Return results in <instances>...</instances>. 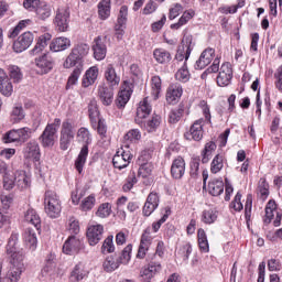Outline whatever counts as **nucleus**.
<instances>
[{"instance_id":"8fccbe9b","label":"nucleus","mask_w":282,"mask_h":282,"mask_svg":"<svg viewBox=\"0 0 282 282\" xmlns=\"http://www.w3.org/2000/svg\"><path fill=\"white\" fill-rule=\"evenodd\" d=\"M182 116H184V106H178L170 111L169 122L171 124H177V121L182 120Z\"/></svg>"},{"instance_id":"2f4dec72","label":"nucleus","mask_w":282,"mask_h":282,"mask_svg":"<svg viewBox=\"0 0 282 282\" xmlns=\"http://www.w3.org/2000/svg\"><path fill=\"white\" fill-rule=\"evenodd\" d=\"M24 219L35 228L36 232H41V216L34 209H28L24 214Z\"/></svg>"},{"instance_id":"603ef678","label":"nucleus","mask_w":282,"mask_h":282,"mask_svg":"<svg viewBox=\"0 0 282 282\" xmlns=\"http://www.w3.org/2000/svg\"><path fill=\"white\" fill-rule=\"evenodd\" d=\"M224 169V155L217 154L210 164V173L217 174Z\"/></svg>"},{"instance_id":"f8f14e48","label":"nucleus","mask_w":282,"mask_h":282,"mask_svg":"<svg viewBox=\"0 0 282 282\" xmlns=\"http://www.w3.org/2000/svg\"><path fill=\"white\" fill-rule=\"evenodd\" d=\"M34 43V33L24 32L13 42V51L17 54H21V52H25V50L30 48V45Z\"/></svg>"},{"instance_id":"6ab92c4d","label":"nucleus","mask_w":282,"mask_h":282,"mask_svg":"<svg viewBox=\"0 0 282 282\" xmlns=\"http://www.w3.org/2000/svg\"><path fill=\"white\" fill-rule=\"evenodd\" d=\"M184 173H186V161H184V158L177 156L172 162L171 175L174 180H182Z\"/></svg>"},{"instance_id":"13d9d810","label":"nucleus","mask_w":282,"mask_h":282,"mask_svg":"<svg viewBox=\"0 0 282 282\" xmlns=\"http://www.w3.org/2000/svg\"><path fill=\"white\" fill-rule=\"evenodd\" d=\"M161 91L162 79L160 78V76L152 77V96H154V100H158Z\"/></svg>"},{"instance_id":"20e7f679","label":"nucleus","mask_w":282,"mask_h":282,"mask_svg":"<svg viewBox=\"0 0 282 282\" xmlns=\"http://www.w3.org/2000/svg\"><path fill=\"white\" fill-rule=\"evenodd\" d=\"M88 116L93 129H97V133L101 138H107V123H105V119L100 118V111L95 100L88 105Z\"/></svg>"},{"instance_id":"4468645a","label":"nucleus","mask_w":282,"mask_h":282,"mask_svg":"<svg viewBox=\"0 0 282 282\" xmlns=\"http://www.w3.org/2000/svg\"><path fill=\"white\" fill-rule=\"evenodd\" d=\"M204 122L203 118L197 119L191 126L189 131H187L184 135L187 140H194V142H199L202 138H204Z\"/></svg>"},{"instance_id":"4c0bfd02","label":"nucleus","mask_w":282,"mask_h":282,"mask_svg":"<svg viewBox=\"0 0 282 282\" xmlns=\"http://www.w3.org/2000/svg\"><path fill=\"white\" fill-rule=\"evenodd\" d=\"M218 217L219 212H217V209H205L202 213L200 221H203V224H206L207 226H210L215 224V221H217Z\"/></svg>"},{"instance_id":"a18cd8bd","label":"nucleus","mask_w":282,"mask_h":282,"mask_svg":"<svg viewBox=\"0 0 282 282\" xmlns=\"http://www.w3.org/2000/svg\"><path fill=\"white\" fill-rule=\"evenodd\" d=\"M120 260L113 258V256H109L104 261V270L105 272H115V270H118L120 268Z\"/></svg>"},{"instance_id":"774afa93","label":"nucleus","mask_w":282,"mask_h":282,"mask_svg":"<svg viewBox=\"0 0 282 282\" xmlns=\"http://www.w3.org/2000/svg\"><path fill=\"white\" fill-rule=\"evenodd\" d=\"M140 138H142V134L140 133V130H138V129H132V130L128 131L127 134L124 135L126 142H138V140H140Z\"/></svg>"},{"instance_id":"cd10ccee","label":"nucleus","mask_w":282,"mask_h":282,"mask_svg":"<svg viewBox=\"0 0 282 282\" xmlns=\"http://www.w3.org/2000/svg\"><path fill=\"white\" fill-rule=\"evenodd\" d=\"M104 76L108 87H118V85H120V75H118L116 67H113L111 64L106 67Z\"/></svg>"},{"instance_id":"79ce46f5","label":"nucleus","mask_w":282,"mask_h":282,"mask_svg":"<svg viewBox=\"0 0 282 282\" xmlns=\"http://www.w3.org/2000/svg\"><path fill=\"white\" fill-rule=\"evenodd\" d=\"M217 149V144L215 142L210 141L205 144V148L202 152V162L203 164H208L210 162V158H213V152Z\"/></svg>"},{"instance_id":"9b49d317","label":"nucleus","mask_w":282,"mask_h":282,"mask_svg":"<svg viewBox=\"0 0 282 282\" xmlns=\"http://www.w3.org/2000/svg\"><path fill=\"white\" fill-rule=\"evenodd\" d=\"M54 24L58 32H67L69 30V8L61 7L57 9Z\"/></svg>"},{"instance_id":"37998d69","label":"nucleus","mask_w":282,"mask_h":282,"mask_svg":"<svg viewBox=\"0 0 282 282\" xmlns=\"http://www.w3.org/2000/svg\"><path fill=\"white\" fill-rule=\"evenodd\" d=\"M42 276H54L56 274V261L54 258H48L41 271Z\"/></svg>"},{"instance_id":"9d476101","label":"nucleus","mask_w":282,"mask_h":282,"mask_svg":"<svg viewBox=\"0 0 282 282\" xmlns=\"http://www.w3.org/2000/svg\"><path fill=\"white\" fill-rule=\"evenodd\" d=\"M54 69V58L50 54H43L35 58V72L40 76L50 74Z\"/></svg>"},{"instance_id":"6e6552de","label":"nucleus","mask_w":282,"mask_h":282,"mask_svg":"<svg viewBox=\"0 0 282 282\" xmlns=\"http://www.w3.org/2000/svg\"><path fill=\"white\" fill-rule=\"evenodd\" d=\"M133 160V154L129 150L119 149L112 158V164L118 171L127 169Z\"/></svg>"},{"instance_id":"2eb2a0df","label":"nucleus","mask_w":282,"mask_h":282,"mask_svg":"<svg viewBox=\"0 0 282 282\" xmlns=\"http://www.w3.org/2000/svg\"><path fill=\"white\" fill-rule=\"evenodd\" d=\"M104 232L105 227L102 225H90L86 231L89 246H98L102 239Z\"/></svg>"},{"instance_id":"dca6fc26","label":"nucleus","mask_w":282,"mask_h":282,"mask_svg":"<svg viewBox=\"0 0 282 282\" xmlns=\"http://www.w3.org/2000/svg\"><path fill=\"white\" fill-rule=\"evenodd\" d=\"M151 111H153V107L149 101V97H145L142 101L139 102L134 122L137 124H142V120H144L145 118H149V116H151Z\"/></svg>"},{"instance_id":"c9c22d12","label":"nucleus","mask_w":282,"mask_h":282,"mask_svg":"<svg viewBox=\"0 0 282 282\" xmlns=\"http://www.w3.org/2000/svg\"><path fill=\"white\" fill-rule=\"evenodd\" d=\"M88 272L85 270V264L84 263H77L73 271L70 272V281L72 282H79L87 276Z\"/></svg>"},{"instance_id":"4d7b16f0","label":"nucleus","mask_w":282,"mask_h":282,"mask_svg":"<svg viewBox=\"0 0 282 282\" xmlns=\"http://www.w3.org/2000/svg\"><path fill=\"white\" fill-rule=\"evenodd\" d=\"M162 124V117L160 115H153L152 120H149L144 127L149 133H153Z\"/></svg>"},{"instance_id":"f704fd0d","label":"nucleus","mask_w":282,"mask_h":282,"mask_svg":"<svg viewBox=\"0 0 282 282\" xmlns=\"http://www.w3.org/2000/svg\"><path fill=\"white\" fill-rule=\"evenodd\" d=\"M18 188H28L30 186V176L23 170H18L14 173L13 180Z\"/></svg>"},{"instance_id":"338daca9","label":"nucleus","mask_w":282,"mask_h":282,"mask_svg":"<svg viewBox=\"0 0 282 282\" xmlns=\"http://www.w3.org/2000/svg\"><path fill=\"white\" fill-rule=\"evenodd\" d=\"M189 175L193 180H197V177H199V158L192 160Z\"/></svg>"},{"instance_id":"6e6d98bb","label":"nucleus","mask_w":282,"mask_h":282,"mask_svg":"<svg viewBox=\"0 0 282 282\" xmlns=\"http://www.w3.org/2000/svg\"><path fill=\"white\" fill-rule=\"evenodd\" d=\"M198 246L202 250V252H208L209 246H208V237L206 236V231L204 229H198Z\"/></svg>"},{"instance_id":"e433bc0d","label":"nucleus","mask_w":282,"mask_h":282,"mask_svg":"<svg viewBox=\"0 0 282 282\" xmlns=\"http://www.w3.org/2000/svg\"><path fill=\"white\" fill-rule=\"evenodd\" d=\"M98 14L99 19L106 21L111 17V0H101L98 3Z\"/></svg>"},{"instance_id":"423d86ee","label":"nucleus","mask_w":282,"mask_h":282,"mask_svg":"<svg viewBox=\"0 0 282 282\" xmlns=\"http://www.w3.org/2000/svg\"><path fill=\"white\" fill-rule=\"evenodd\" d=\"M75 135L76 130L74 129V124H72L69 120L63 121L59 137V147L62 151H67L69 149Z\"/></svg>"},{"instance_id":"c85d7f7f","label":"nucleus","mask_w":282,"mask_h":282,"mask_svg":"<svg viewBox=\"0 0 282 282\" xmlns=\"http://www.w3.org/2000/svg\"><path fill=\"white\" fill-rule=\"evenodd\" d=\"M69 47H72V40L64 36L54 39L50 44L51 52H65Z\"/></svg>"},{"instance_id":"0eeeda50","label":"nucleus","mask_w":282,"mask_h":282,"mask_svg":"<svg viewBox=\"0 0 282 282\" xmlns=\"http://www.w3.org/2000/svg\"><path fill=\"white\" fill-rule=\"evenodd\" d=\"M193 47H195V43H193V35L185 34L181 42V45L177 48L175 59L178 62L188 61L191 58V53L193 52Z\"/></svg>"},{"instance_id":"a19ab883","label":"nucleus","mask_w":282,"mask_h":282,"mask_svg":"<svg viewBox=\"0 0 282 282\" xmlns=\"http://www.w3.org/2000/svg\"><path fill=\"white\" fill-rule=\"evenodd\" d=\"M135 184H138V176L135 175V171L131 170L122 185L123 193H129Z\"/></svg>"},{"instance_id":"864d4df0","label":"nucleus","mask_w":282,"mask_h":282,"mask_svg":"<svg viewBox=\"0 0 282 282\" xmlns=\"http://www.w3.org/2000/svg\"><path fill=\"white\" fill-rule=\"evenodd\" d=\"M111 204L110 203H102L101 205H99L97 212H96V216L100 217V219H107V217L111 216Z\"/></svg>"},{"instance_id":"b1692460","label":"nucleus","mask_w":282,"mask_h":282,"mask_svg":"<svg viewBox=\"0 0 282 282\" xmlns=\"http://www.w3.org/2000/svg\"><path fill=\"white\" fill-rule=\"evenodd\" d=\"M23 155L26 160L39 162V160H41V150L39 148V143L36 141L29 142L23 150Z\"/></svg>"},{"instance_id":"39448f33","label":"nucleus","mask_w":282,"mask_h":282,"mask_svg":"<svg viewBox=\"0 0 282 282\" xmlns=\"http://www.w3.org/2000/svg\"><path fill=\"white\" fill-rule=\"evenodd\" d=\"M61 127V119L55 118L53 123H48L44 131L42 132L40 140L42 142V147H54V140L56 138V133H58V128Z\"/></svg>"},{"instance_id":"7ed1b4c3","label":"nucleus","mask_w":282,"mask_h":282,"mask_svg":"<svg viewBox=\"0 0 282 282\" xmlns=\"http://www.w3.org/2000/svg\"><path fill=\"white\" fill-rule=\"evenodd\" d=\"M89 54V46L86 43L75 45L64 62L65 69H72L76 65H83V58Z\"/></svg>"},{"instance_id":"5fc2aeb1","label":"nucleus","mask_w":282,"mask_h":282,"mask_svg":"<svg viewBox=\"0 0 282 282\" xmlns=\"http://www.w3.org/2000/svg\"><path fill=\"white\" fill-rule=\"evenodd\" d=\"M192 253L193 246L191 245V242L183 243L177 251V254L181 257V259H183V261H188Z\"/></svg>"},{"instance_id":"c03bdc74","label":"nucleus","mask_w":282,"mask_h":282,"mask_svg":"<svg viewBox=\"0 0 282 282\" xmlns=\"http://www.w3.org/2000/svg\"><path fill=\"white\" fill-rule=\"evenodd\" d=\"M195 17V11L189 10L185 11L183 15L180 18L178 22L171 24V30H180L183 25H186Z\"/></svg>"},{"instance_id":"de8ad7c7","label":"nucleus","mask_w":282,"mask_h":282,"mask_svg":"<svg viewBox=\"0 0 282 282\" xmlns=\"http://www.w3.org/2000/svg\"><path fill=\"white\" fill-rule=\"evenodd\" d=\"M258 195L263 200L268 199V196L270 195V185L263 177L258 182Z\"/></svg>"},{"instance_id":"7c9ffc66","label":"nucleus","mask_w":282,"mask_h":282,"mask_svg":"<svg viewBox=\"0 0 282 282\" xmlns=\"http://www.w3.org/2000/svg\"><path fill=\"white\" fill-rule=\"evenodd\" d=\"M99 69L98 66H93L88 68L84 75L82 85L83 87H91L98 80Z\"/></svg>"},{"instance_id":"09e8293b","label":"nucleus","mask_w":282,"mask_h":282,"mask_svg":"<svg viewBox=\"0 0 282 282\" xmlns=\"http://www.w3.org/2000/svg\"><path fill=\"white\" fill-rule=\"evenodd\" d=\"M96 206V195L90 194L89 196L85 197L80 205L79 209L83 210V213H88V210H91Z\"/></svg>"},{"instance_id":"0e129e2a","label":"nucleus","mask_w":282,"mask_h":282,"mask_svg":"<svg viewBox=\"0 0 282 282\" xmlns=\"http://www.w3.org/2000/svg\"><path fill=\"white\" fill-rule=\"evenodd\" d=\"M152 172H153V165L151 163H143L139 167L138 176L143 178L149 177V175H151Z\"/></svg>"},{"instance_id":"052dcab7","label":"nucleus","mask_w":282,"mask_h":282,"mask_svg":"<svg viewBox=\"0 0 282 282\" xmlns=\"http://www.w3.org/2000/svg\"><path fill=\"white\" fill-rule=\"evenodd\" d=\"M17 131H18L19 142L24 143V142H28L30 138H32L31 128L24 127V128L17 129Z\"/></svg>"},{"instance_id":"69168bd1","label":"nucleus","mask_w":282,"mask_h":282,"mask_svg":"<svg viewBox=\"0 0 282 282\" xmlns=\"http://www.w3.org/2000/svg\"><path fill=\"white\" fill-rule=\"evenodd\" d=\"M6 144H12V142H19V132L17 129L8 131L3 137Z\"/></svg>"},{"instance_id":"a211bd4d","label":"nucleus","mask_w":282,"mask_h":282,"mask_svg":"<svg viewBox=\"0 0 282 282\" xmlns=\"http://www.w3.org/2000/svg\"><path fill=\"white\" fill-rule=\"evenodd\" d=\"M116 87L107 86V84H101L98 86V96L101 104L105 107L111 106L113 102V89Z\"/></svg>"},{"instance_id":"412c9836","label":"nucleus","mask_w":282,"mask_h":282,"mask_svg":"<svg viewBox=\"0 0 282 282\" xmlns=\"http://www.w3.org/2000/svg\"><path fill=\"white\" fill-rule=\"evenodd\" d=\"M215 58V48H205L199 58L195 63V69H204V67H207V65H210L213 63V59Z\"/></svg>"},{"instance_id":"f3484780","label":"nucleus","mask_w":282,"mask_h":282,"mask_svg":"<svg viewBox=\"0 0 282 282\" xmlns=\"http://www.w3.org/2000/svg\"><path fill=\"white\" fill-rule=\"evenodd\" d=\"M160 206V196L155 192H151L148 195L145 204L143 206V215L144 217H151L155 209Z\"/></svg>"},{"instance_id":"aec40b11","label":"nucleus","mask_w":282,"mask_h":282,"mask_svg":"<svg viewBox=\"0 0 282 282\" xmlns=\"http://www.w3.org/2000/svg\"><path fill=\"white\" fill-rule=\"evenodd\" d=\"M83 248V242L76 236H70L64 242L63 252L64 254H77Z\"/></svg>"},{"instance_id":"f03ea898","label":"nucleus","mask_w":282,"mask_h":282,"mask_svg":"<svg viewBox=\"0 0 282 282\" xmlns=\"http://www.w3.org/2000/svg\"><path fill=\"white\" fill-rule=\"evenodd\" d=\"M44 210L51 219H58L61 217V197L54 191H46L44 194Z\"/></svg>"},{"instance_id":"c756f323","label":"nucleus","mask_w":282,"mask_h":282,"mask_svg":"<svg viewBox=\"0 0 282 282\" xmlns=\"http://www.w3.org/2000/svg\"><path fill=\"white\" fill-rule=\"evenodd\" d=\"M52 6L47 2H42L37 6L35 13V19L37 21H47L52 17Z\"/></svg>"},{"instance_id":"ddd939ff","label":"nucleus","mask_w":282,"mask_h":282,"mask_svg":"<svg viewBox=\"0 0 282 282\" xmlns=\"http://www.w3.org/2000/svg\"><path fill=\"white\" fill-rule=\"evenodd\" d=\"M218 87H228L232 80V65L230 62H225L220 66V70L216 78Z\"/></svg>"},{"instance_id":"58836bf2","label":"nucleus","mask_w":282,"mask_h":282,"mask_svg":"<svg viewBox=\"0 0 282 282\" xmlns=\"http://www.w3.org/2000/svg\"><path fill=\"white\" fill-rule=\"evenodd\" d=\"M50 41H52V35H50V33L41 35L34 46V48L32 50V53L39 54V53L43 52V50H45L47 47V43H50Z\"/></svg>"},{"instance_id":"1a4fd4ad","label":"nucleus","mask_w":282,"mask_h":282,"mask_svg":"<svg viewBox=\"0 0 282 282\" xmlns=\"http://www.w3.org/2000/svg\"><path fill=\"white\" fill-rule=\"evenodd\" d=\"M133 94V83L124 80L118 93L116 105L118 109L127 106V102L131 100V95Z\"/></svg>"},{"instance_id":"bb28decb","label":"nucleus","mask_w":282,"mask_h":282,"mask_svg":"<svg viewBox=\"0 0 282 282\" xmlns=\"http://www.w3.org/2000/svg\"><path fill=\"white\" fill-rule=\"evenodd\" d=\"M160 270H162V264H160V262L151 261L143 268L141 276L143 281H151V279H153V276H155Z\"/></svg>"},{"instance_id":"473e14b6","label":"nucleus","mask_w":282,"mask_h":282,"mask_svg":"<svg viewBox=\"0 0 282 282\" xmlns=\"http://www.w3.org/2000/svg\"><path fill=\"white\" fill-rule=\"evenodd\" d=\"M153 57L160 65H169V62L173 61L171 52L166 51V48H155L153 51Z\"/></svg>"},{"instance_id":"393cba45","label":"nucleus","mask_w":282,"mask_h":282,"mask_svg":"<svg viewBox=\"0 0 282 282\" xmlns=\"http://www.w3.org/2000/svg\"><path fill=\"white\" fill-rule=\"evenodd\" d=\"M37 235H41V231H36V228L29 227L24 232V243L28 248L31 249L32 252L36 250L39 246Z\"/></svg>"},{"instance_id":"4be33fe9","label":"nucleus","mask_w":282,"mask_h":282,"mask_svg":"<svg viewBox=\"0 0 282 282\" xmlns=\"http://www.w3.org/2000/svg\"><path fill=\"white\" fill-rule=\"evenodd\" d=\"M94 58L96 61H105L107 56V44L102 41V37L97 36L93 43Z\"/></svg>"},{"instance_id":"49530a36","label":"nucleus","mask_w":282,"mask_h":282,"mask_svg":"<svg viewBox=\"0 0 282 282\" xmlns=\"http://www.w3.org/2000/svg\"><path fill=\"white\" fill-rule=\"evenodd\" d=\"M25 118V111H23V106H15L10 116V121L12 124H19L21 120H24Z\"/></svg>"},{"instance_id":"bf43d9fd","label":"nucleus","mask_w":282,"mask_h":282,"mask_svg":"<svg viewBox=\"0 0 282 282\" xmlns=\"http://www.w3.org/2000/svg\"><path fill=\"white\" fill-rule=\"evenodd\" d=\"M219 58L216 57L213 62V65H210L202 75L200 78L203 80H206V78H208V74H217V72H219Z\"/></svg>"},{"instance_id":"e2e57ef3","label":"nucleus","mask_w":282,"mask_h":282,"mask_svg":"<svg viewBox=\"0 0 282 282\" xmlns=\"http://www.w3.org/2000/svg\"><path fill=\"white\" fill-rule=\"evenodd\" d=\"M116 247L113 246V236H108L102 246H101V252H108V254H111V252H115Z\"/></svg>"},{"instance_id":"3c124183","label":"nucleus","mask_w":282,"mask_h":282,"mask_svg":"<svg viewBox=\"0 0 282 282\" xmlns=\"http://www.w3.org/2000/svg\"><path fill=\"white\" fill-rule=\"evenodd\" d=\"M175 78L180 83H188V80H191V72L188 70L186 63H184L183 66L176 72Z\"/></svg>"},{"instance_id":"5701e85b","label":"nucleus","mask_w":282,"mask_h":282,"mask_svg":"<svg viewBox=\"0 0 282 282\" xmlns=\"http://www.w3.org/2000/svg\"><path fill=\"white\" fill-rule=\"evenodd\" d=\"M12 91H14V87L12 86V82H10V77H8L6 70L0 68V94L10 98V96H12Z\"/></svg>"},{"instance_id":"680f3d73","label":"nucleus","mask_w":282,"mask_h":282,"mask_svg":"<svg viewBox=\"0 0 282 282\" xmlns=\"http://www.w3.org/2000/svg\"><path fill=\"white\" fill-rule=\"evenodd\" d=\"M133 250V245H128L122 251L119 257V263H129L131 261V252Z\"/></svg>"},{"instance_id":"ea45409f","label":"nucleus","mask_w":282,"mask_h":282,"mask_svg":"<svg viewBox=\"0 0 282 282\" xmlns=\"http://www.w3.org/2000/svg\"><path fill=\"white\" fill-rule=\"evenodd\" d=\"M8 74L13 83H21V80H23V72L21 70V67L17 65H9Z\"/></svg>"},{"instance_id":"72a5a7b5","label":"nucleus","mask_w":282,"mask_h":282,"mask_svg":"<svg viewBox=\"0 0 282 282\" xmlns=\"http://www.w3.org/2000/svg\"><path fill=\"white\" fill-rule=\"evenodd\" d=\"M208 193L213 197H219L224 193V180L214 178L208 183Z\"/></svg>"},{"instance_id":"f257e3e1","label":"nucleus","mask_w":282,"mask_h":282,"mask_svg":"<svg viewBox=\"0 0 282 282\" xmlns=\"http://www.w3.org/2000/svg\"><path fill=\"white\" fill-rule=\"evenodd\" d=\"M78 142H83V148L75 160V169L80 174H83V169H85V164H87V158L89 155V144H91V133L87 128H79L77 131Z\"/></svg>"},{"instance_id":"a878e982","label":"nucleus","mask_w":282,"mask_h":282,"mask_svg":"<svg viewBox=\"0 0 282 282\" xmlns=\"http://www.w3.org/2000/svg\"><path fill=\"white\" fill-rule=\"evenodd\" d=\"M184 90L182 89V85L172 84L169 86L166 91V100L170 105H175L181 98Z\"/></svg>"}]
</instances>
